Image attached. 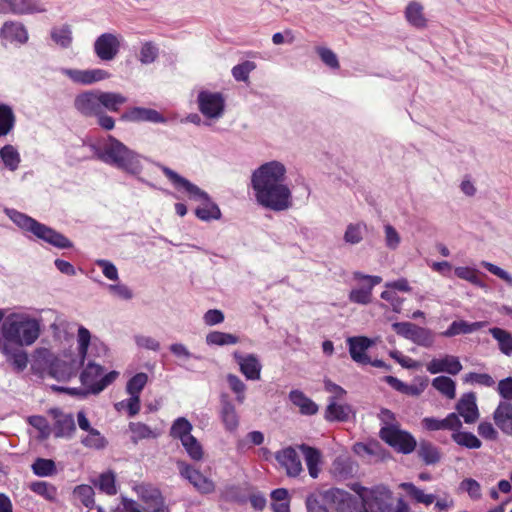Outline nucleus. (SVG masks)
I'll use <instances>...</instances> for the list:
<instances>
[{"label":"nucleus","mask_w":512,"mask_h":512,"mask_svg":"<svg viewBox=\"0 0 512 512\" xmlns=\"http://www.w3.org/2000/svg\"><path fill=\"white\" fill-rule=\"evenodd\" d=\"M41 334V320L22 311L0 309V351L18 372L28 364L22 349L33 345Z\"/></svg>","instance_id":"1"},{"label":"nucleus","mask_w":512,"mask_h":512,"mask_svg":"<svg viewBox=\"0 0 512 512\" xmlns=\"http://www.w3.org/2000/svg\"><path fill=\"white\" fill-rule=\"evenodd\" d=\"M286 180L287 167L281 161L272 160L260 165L251 175L256 202L276 212L291 208L292 191Z\"/></svg>","instance_id":"2"},{"label":"nucleus","mask_w":512,"mask_h":512,"mask_svg":"<svg viewBox=\"0 0 512 512\" xmlns=\"http://www.w3.org/2000/svg\"><path fill=\"white\" fill-rule=\"evenodd\" d=\"M90 342V331L84 326H80L77 332L78 355L76 357L72 355L57 357L46 349L40 350L38 354L48 365V373L51 377L58 381H68L84 364Z\"/></svg>","instance_id":"3"},{"label":"nucleus","mask_w":512,"mask_h":512,"mask_svg":"<svg viewBox=\"0 0 512 512\" xmlns=\"http://www.w3.org/2000/svg\"><path fill=\"white\" fill-rule=\"evenodd\" d=\"M90 148L97 159L129 175L139 176L143 171V156L112 136L101 146L91 144Z\"/></svg>","instance_id":"4"},{"label":"nucleus","mask_w":512,"mask_h":512,"mask_svg":"<svg viewBox=\"0 0 512 512\" xmlns=\"http://www.w3.org/2000/svg\"><path fill=\"white\" fill-rule=\"evenodd\" d=\"M5 214L23 231L32 233L38 239L59 248H71V241L61 233L15 209L5 208Z\"/></svg>","instance_id":"5"},{"label":"nucleus","mask_w":512,"mask_h":512,"mask_svg":"<svg viewBox=\"0 0 512 512\" xmlns=\"http://www.w3.org/2000/svg\"><path fill=\"white\" fill-rule=\"evenodd\" d=\"M102 366L89 362L84 370L80 374V381L83 387L80 388H63V387H55L54 389L57 391H64L70 395H80L87 396L88 394H99L103 391L107 386L112 384L119 373L116 371H111L105 375H103Z\"/></svg>","instance_id":"6"},{"label":"nucleus","mask_w":512,"mask_h":512,"mask_svg":"<svg viewBox=\"0 0 512 512\" xmlns=\"http://www.w3.org/2000/svg\"><path fill=\"white\" fill-rule=\"evenodd\" d=\"M381 415L384 421V426L379 432L381 439L400 453L410 454L413 452L417 442L412 434L400 428L389 410H383Z\"/></svg>","instance_id":"7"},{"label":"nucleus","mask_w":512,"mask_h":512,"mask_svg":"<svg viewBox=\"0 0 512 512\" xmlns=\"http://www.w3.org/2000/svg\"><path fill=\"white\" fill-rule=\"evenodd\" d=\"M351 489L359 496L360 505L367 512H386L391 506V492L385 486L369 490L355 483Z\"/></svg>","instance_id":"8"},{"label":"nucleus","mask_w":512,"mask_h":512,"mask_svg":"<svg viewBox=\"0 0 512 512\" xmlns=\"http://www.w3.org/2000/svg\"><path fill=\"white\" fill-rule=\"evenodd\" d=\"M322 499L325 505L335 509L338 512H367L360 505L359 496L354 497L348 492L331 488L322 493Z\"/></svg>","instance_id":"9"},{"label":"nucleus","mask_w":512,"mask_h":512,"mask_svg":"<svg viewBox=\"0 0 512 512\" xmlns=\"http://www.w3.org/2000/svg\"><path fill=\"white\" fill-rule=\"evenodd\" d=\"M197 105L204 117L218 120L225 111V98L220 92L201 90L197 96Z\"/></svg>","instance_id":"10"},{"label":"nucleus","mask_w":512,"mask_h":512,"mask_svg":"<svg viewBox=\"0 0 512 512\" xmlns=\"http://www.w3.org/2000/svg\"><path fill=\"white\" fill-rule=\"evenodd\" d=\"M133 491L137 494L146 512H168L160 491L147 483L135 484Z\"/></svg>","instance_id":"11"},{"label":"nucleus","mask_w":512,"mask_h":512,"mask_svg":"<svg viewBox=\"0 0 512 512\" xmlns=\"http://www.w3.org/2000/svg\"><path fill=\"white\" fill-rule=\"evenodd\" d=\"M177 468L182 478L186 479L199 493L210 494L215 491V483L198 469L185 461L178 460Z\"/></svg>","instance_id":"12"},{"label":"nucleus","mask_w":512,"mask_h":512,"mask_svg":"<svg viewBox=\"0 0 512 512\" xmlns=\"http://www.w3.org/2000/svg\"><path fill=\"white\" fill-rule=\"evenodd\" d=\"M122 36L115 33H103L94 42V52L102 61H112L119 53Z\"/></svg>","instance_id":"13"},{"label":"nucleus","mask_w":512,"mask_h":512,"mask_svg":"<svg viewBox=\"0 0 512 512\" xmlns=\"http://www.w3.org/2000/svg\"><path fill=\"white\" fill-rule=\"evenodd\" d=\"M157 167L161 169L164 175L170 180V182L175 186L178 190H183L190 199L194 201L201 202L202 200L208 199V194L199 188L197 185L190 182L188 179L182 177L172 169L161 165L159 163L156 164Z\"/></svg>","instance_id":"14"},{"label":"nucleus","mask_w":512,"mask_h":512,"mask_svg":"<svg viewBox=\"0 0 512 512\" xmlns=\"http://www.w3.org/2000/svg\"><path fill=\"white\" fill-rule=\"evenodd\" d=\"M275 459L285 469L287 476L297 477L303 471L299 453L295 448L288 446L275 453Z\"/></svg>","instance_id":"15"},{"label":"nucleus","mask_w":512,"mask_h":512,"mask_svg":"<svg viewBox=\"0 0 512 512\" xmlns=\"http://www.w3.org/2000/svg\"><path fill=\"white\" fill-rule=\"evenodd\" d=\"M62 73L67 76L71 81L80 85H90L96 82L103 81L110 77V74L103 69H62Z\"/></svg>","instance_id":"16"},{"label":"nucleus","mask_w":512,"mask_h":512,"mask_svg":"<svg viewBox=\"0 0 512 512\" xmlns=\"http://www.w3.org/2000/svg\"><path fill=\"white\" fill-rule=\"evenodd\" d=\"M75 108L84 116H96L101 113L100 91H86L76 96Z\"/></svg>","instance_id":"17"},{"label":"nucleus","mask_w":512,"mask_h":512,"mask_svg":"<svg viewBox=\"0 0 512 512\" xmlns=\"http://www.w3.org/2000/svg\"><path fill=\"white\" fill-rule=\"evenodd\" d=\"M462 368L459 358L449 354H445L439 358H433L426 365L427 371L431 374L445 372L451 375H457Z\"/></svg>","instance_id":"18"},{"label":"nucleus","mask_w":512,"mask_h":512,"mask_svg":"<svg viewBox=\"0 0 512 512\" xmlns=\"http://www.w3.org/2000/svg\"><path fill=\"white\" fill-rule=\"evenodd\" d=\"M220 419L228 432H235L239 427V415L228 394L220 396Z\"/></svg>","instance_id":"19"},{"label":"nucleus","mask_w":512,"mask_h":512,"mask_svg":"<svg viewBox=\"0 0 512 512\" xmlns=\"http://www.w3.org/2000/svg\"><path fill=\"white\" fill-rule=\"evenodd\" d=\"M349 353L351 358L359 364L366 365L370 363V358L366 351L374 345V341L365 336H354L347 339Z\"/></svg>","instance_id":"20"},{"label":"nucleus","mask_w":512,"mask_h":512,"mask_svg":"<svg viewBox=\"0 0 512 512\" xmlns=\"http://www.w3.org/2000/svg\"><path fill=\"white\" fill-rule=\"evenodd\" d=\"M233 357L239 365L241 373L248 380L260 379L262 365L255 354L243 355L239 352H234Z\"/></svg>","instance_id":"21"},{"label":"nucleus","mask_w":512,"mask_h":512,"mask_svg":"<svg viewBox=\"0 0 512 512\" xmlns=\"http://www.w3.org/2000/svg\"><path fill=\"white\" fill-rule=\"evenodd\" d=\"M456 410L465 423H475L479 418L475 394L472 392L463 394L456 404Z\"/></svg>","instance_id":"22"},{"label":"nucleus","mask_w":512,"mask_h":512,"mask_svg":"<svg viewBox=\"0 0 512 512\" xmlns=\"http://www.w3.org/2000/svg\"><path fill=\"white\" fill-rule=\"evenodd\" d=\"M0 38L6 42L24 44L28 40V32L23 24L7 21L0 29Z\"/></svg>","instance_id":"23"},{"label":"nucleus","mask_w":512,"mask_h":512,"mask_svg":"<svg viewBox=\"0 0 512 512\" xmlns=\"http://www.w3.org/2000/svg\"><path fill=\"white\" fill-rule=\"evenodd\" d=\"M50 413L55 419L53 427L55 437H70L76 429L73 416L64 414L59 409H51Z\"/></svg>","instance_id":"24"},{"label":"nucleus","mask_w":512,"mask_h":512,"mask_svg":"<svg viewBox=\"0 0 512 512\" xmlns=\"http://www.w3.org/2000/svg\"><path fill=\"white\" fill-rule=\"evenodd\" d=\"M493 419L504 434L512 436V402L500 401L494 411Z\"/></svg>","instance_id":"25"},{"label":"nucleus","mask_w":512,"mask_h":512,"mask_svg":"<svg viewBox=\"0 0 512 512\" xmlns=\"http://www.w3.org/2000/svg\"><path fill=\"white\" fill-rule=\"evenodd\" d=\"M8 4L9 11L14 14H32L44 12L46 9L39 0H1Z\"/></svg>","instance_id":"26"},{"label":"nucleus","mask_w":512,"mask_h":512,"mask_svg":"<svg viewBox=\"0 0 512 512\" xmlns=\"http://www.w3.org/2000/svg\"><path fill=\"white\" fill-rule=\"evenodd\" d=\"M123 118L129 121H148L153 123L164 122V117L154 109L135 107L127 111Z\"/></svg>","instance_id":"27"},{"label":"nucleus","mask_w":512,"mask_h":512,"mask_svg":"<svg viewBox=\"0 0 512 512\" xmlns=\"http://www.w3.org/2000/svg\"><path fill=\"white\" fill-rule=\"evenodd\" d=\"M486 324L487 323L484 321L473 323H469L464 320L453 321L448 329L442 333V335L445 337H453L460 334H470L483 328L486 326Z\"/></svg>","instance_id":"28"},{"label":"nucleus","mask_w":512,"mask_h":512,"mask_svg":"<svg viewBox=\"0 0 512 512\" xmlns=\"http://www.w3.org/2000/svg\"><path fill=\"white\" fill-rule=\"evenodd\" d=\"M289 399L302 414L314 415L318 411V406L300 390H292Z\"/></svg>","instance_id":"29"},{"label":"nucleus","mask_w":512,"mask_h":512,"mask_svg":"<svg viewBox=\"0 0 512 512\" xmlns=\"http://www.w3.org/2000/svg\"><path fill=\"white\" fill-rule=\"evenodd\" d=\"M423 11L424 7L421 3L411 1L405 9V18L412 26L423 28L426 26L427 22Z\"/></svg>","instance_id":"30"},{"label":"nucleus","mask_w":512,"mask_h":512,"mask_svg":"<svg viewBox=\"0 0 512 512\" xmlns=\"http://www.w3.org/2000/svg\"><path fill=\"white\" fill-rule=\"evenodd\" d=\"M195 215L202 221L219 220L221 218L220 208L208 196L207 200H202L201 205L195 209Z\"/></svg>","instance_id":"31"},{"label":"nucleus","mask_w":512,"mask_h":512,"mask_svg":"<svg viewBox=\"0 0 512 512\" xmlns=\"http://www.w3.org/2000/svg\"><path fill=\"white\" fill-rule=\"evenodd\" d=\"M16 116L11 106L0 104V138L9 135L15 127Z\"/></svg>","instance_id":"32"},{"label":"nucleus","mask_w":512,"mask_h":512,"mask_svg":"<svg viewBox=\"0 0 512 512\" xmlns=\"http://www.w3.org/2000/svg\"><path fill=\"white\" fill-rule=\"evenodd\" d=\"M170 352L177 358L178 366L191 370L190 362L192 360H199L200 357L194 355L189 351V349L182 343H173L169 346Z\"/></svg>","instance_id":"33"},{"label":"nucleus","mask_w":512,"mask_h":512,"mask_svg":"<svg viewBox=\"0 0 512 512\" xmlns=\"http://www.w3.org/2000/svg\"><path fill=\"white\" fill-rule=\"evenodd\" d=\"M0 159L5 168L14 172L19 168L21 156L17 148L11 144H6L0 148Z\"/></svg>","instance_id":"34"},{"label":"nucleus","mask_w":512,"mask_h":512,"mask_svg":"<svg viewBox=\"0 0 512 512\" xmlns=\"http://www.w3.org/2000/svg\"><path fill=\"white\" fill-rule=\"evenodd\" d=\"M351 413L349 405L331 400L326 408L325 417L329 421H346Z\"/></svg>","instance_id":"35"},{"label":"nucleus","mask_w":512,"mask_h":512,"mask_svg":"<svg viewBox=\"0 0 512 512\" xmlns=\"http://www.w3.org/2000/svg\"><path fill=\"white\" fill-rule=\"evenodd\" d=\"M489 333L498 342L499 350L506 356L512 355V334L502 328L494 327Z\"/></svg>","instance_id":"36"},{"label":"nucleus","mask_w":512,"mask_h":512,"mask_svg":"<svg viewBox=\"0 0 512 512\" xmlns=\"http://www.w3.org/2000/svg\"><path fill=\"white\" fill-rule=\"evenodd\" d=\"M299 449L302 451L306 465L309 471V475L312 478H317L319 474L318 464L320 462V453L315 448L309 447L307 445H300Z\"/></svg>","instance_id":"37"},{"label":"nucleus","mask_w":512,"mask_h":512,"mask_svg":"<svg viewBox=\"0 0 512 512\" xmlns=\"http://www.w3.org/2000/svg\"><path fill=\"white\" fill-rule=\"evenodd\" d=\"M192 429V424L185 417H179L173 422L170 429V435L171 437L184 442V440L193 436L191 434Z\"/></svg>","instance_id":"38"},{"label":"nucleus","mask_w":512,"mask_h":512,"mask_svg":"<svg viewBox=\"0 0 512 512\" xmlns=\"http://www.w3.org/2000/svg\"><path fill=\"white\" fill-rule=\"evenodd\" d=\"M418 455L427 465H433L441 459L439 449L432 443L426 441L420 442Z\"/></svg>","instance_id":"39"},{"label":"nucleus","mask_w":512,"mask_h":512,"mask_svg":"<svg viewBox=\"0 0 512 512\" xmlns=\"http://www.w3.org/2000/svg\"><path fill=\"white\" fill-rule=\"evenodd\" d=\"M400 488L405 490L413 500H415L417 503L424 504L426 506L432 504L435 501V496L433 494H426L423 490L416 487L412 483H401L399 485Z\"/></svg>","instance_id":"40"},{"label":"nucleus","mask_w":512,"mask_h":512,"mask_svg":"<svg viewBox=\"0 0 512 512\" xmlns=\"http://www.w3.org/2000/svg\"><path fill=\"white\" fill-rule=\"evenodd\" d=\"M366 232V225L362 222L350 223L344 232V241L350 245L359 244Z\"/></svg>","instance_id":"41"},{"label":"nucleus","mask_w":512,"mask_h":512,"mask_svg":"<svg viewBox=\"0 0 512 512\" xmlns=\"http://www.w3.org/2000/svg\"><path fill=\"white\" fill-rule=\"evenodd\" d=\"M126 101L127 98L120 93L100 91L101 109L106 108L109 111H117Z\"/></svg>","instance_id":"42"},{"label":"nucleus","mask_w":512,"mask_h":512,"mask_svg":"<svg viewBox=\"0 0 512 512\" xmlns=\"http://www.w3.org/2000/svg\"><path fill=\"white\" fill-rule=\"evenodd\" d=\"M432 386L449 399L456 396V384L447 376H438L432 380Z\"/></svg>","instance_id":"43"},{"label":"nucleus","mask_w":512,"mask_h":512,"mask_svg":"<svg viewBox=\"0 0 512 512\" xmlns=\"http://www.w3.org/2000/svg\"><path fill=\"white\" fill-rule=\"evenodd\" d=\"M239 342V338L233 334L213 331L207 334L206 343L208 345L225 346L234 345Z\"/></svg>","instance_id":"44"},{"label":"nucleus","mask_w":512,"mask_h":512,"mask_svg":"<svg viewBox=\"0 0 512 512\" xmlns=\"http://www.w3.org/2000/svg\"><path fill=\"white\" fill-rule=\"evenodd\" d=\"M410 341L423 347H431L434 344L435 336L434 333L427 328L417 326L412 332Z\"/></svg>","instance_id":"45"},{"label":"nucleus","mask_w":512,"mask_h":512,"mask_svg":"<svg viewBox=\"0 0 512 512\" xmlns=\"http://www.w3.org/2000/svg\"><path fill=\"white\" fill-rule=\"evenodd\" d=\"M129 430L132 433L131 439L133 442H138L142 439L156 438L158 436L156 432L142 422H131L129 424Z\"/></svg>","instance_id":"46"},{"label":"nucleus","mask_w":512,"mask_h":512,"mask_svg":"<svg viewBox=\"0 0 512 512\" xmlns=\"http://www.w3.org/2000/svg\"><path fill=\"white\" fill-rule=\"evenodd\" d=\"M452 440L460 446L468 449H478L481 447V441L470 432L456 431L451 435Z\"/></svg>","instance_id":"47"},{"label":"nucleus","mask_w":512,"mask_h":512,"mask_svg":"<svg viewBox=\"0 0 512 512\" xmlns=\"http://www.w3.org/2000/svg\"><path fill=\"white\" fill-rule=\"evenodd\" d=\"M148 382V375L144 372L134 375L126 384V392L129 396H138Z\"/></svg>","instance_id":"48"},{"label":"nucleus","mask_w":512,"mask_h":512,"mask_svg":"<svg viewBox=\"0 0 512 512\" xmlns=\"http://www.w3.org/2000/svg\"><path fill=\"white\" fill-rule=\"evenodd\" d=\"M95 485L107 495H115L117 493L116 476L112 471L102 473Z\"/></svg>","instance_id":"49"},{"label":"nucleus","mask_w":512,"mask_h":512,"mask_svg":"<svg viewBox=\"0 0 512 512\" xmlns=\"http://www.w3.org/2000/svg\"><path fill=\"white\" fill-rule=\"evenodd\" d=\"M226 380L229 385V388L236 395V401L239 404H243L246 398L245 392L247 388L245 383L234 374H228Z\"/></svg>","instance_id":"50"},{"label":"nucleus","mask_w":512,"mask_h":512,"mask_svg":"<svg viewBox=\"0 0 512 512\" xmlns=\"http://www.w3.org/2000/svg\"><path fill=\"white\" fill-rule=\"evenodd\" d=\"M33 472L40 476H51L56 472V466L53 460L38 458L32 465Z\"/></svg>","instance_id":"51"},{"label":"nucleus","mask_w":512,"mask_h":512,"mask_svg":"<svg viewBox=\"0 0 512 512\" xmlns=\"http://www.w3.org/2000/svg\"><path fill=\"white\" fill-rule=\"evenodd\" d=\"M181 443L192 460L200 461L203 458L204 452L202 445L194 436Z\"/></svg>","instance_id":"52"},{"label":"nucleus","mask_w":512,"mask_h":512,"mask_svg":"<svg viewBox=\"0 0 512 512\" xmlns=\"http://www.w3.org/2000/svg\"><path fill=\"white\" fill-rule=\"evenodd\" d=\"M140 398L138 396H130L126 400H122L114 404V408L117 411L127 410L129 416L133 417L140 411Z\"/></svg>","instance_id":"53"},{"label":"nucleus","mask_w":512,"mask_h":512,"mask_svg":"<svg viewBox=\"0 0 512 512\" xmlns=\"http://www.w3.org/2000/svg\"><path fill=\"white\" fill-rule=\"evenodd\" d=\"M30 489L50 501L54 500L57 495L56 488L45 481H36L31 483Z\"/></svg>","instance_id":"54"},{"label":"nucleus","mask_w":512,"mask_h":512,"mask_svg":"<svg viewBox=\"0 0 512 512\" xmlns=\"http://www.w3.org/2000/svg\"><path fill=\"white\" fill-rule=\"evenodd\" d=\"M455 275L463 280H466L478 287L484 288L485 284L481 281V279L478 276V272L469 267H457L455 268Z\"/></svg>","instance_id":"55"},{"label":"nucleus","mask_w":512,"mask_h":512,"mask_svg":"<svg viewBox=\"0 0 512 512\" xmlns=\"http://www.w3.org/2000/svg\"><path fill=\"white\" fill-rule=\"evenodd\" d=\"M384 242L390 250H396L401 244V236L391 224L384 225Z\"/></svg>","instance_id":"56"},{"label":"nucleus","mask_w":512,"mask_h":512,"mask_svg":"<svg viewBox=\"0 0 512 512\" xmlns=\"http://www.w3.org/2000/svg\"><path fill=\"white\" fill-rule=\"evenodd\" d=\"M372 291L371 287H361L352 289L349 293V300L353 303L366 305L371 302Z\"/></svg>","instance_id":"57"},{"label":"nucleus","mask_w":512,"mask_h":512,"mask_svg":"<svg viewBox=\"0 0 512 512\" xmlns=\"http://www.w3.org/2000/svg\"><path fill=\"white\" fill-rule=\"evenodd\" d=\"M51 37L61 47H68L72 42V32L67 26L53 29Z\"/></svg>","instance_id":"58"},{"label":"nucleus","mask_w":512,"mask_h":512,"mask_svg":"<svg viewBox=\"0 0 512 512\" xmlns=\"http://www.w3.org/2000/svg\"><path fill=\"white\" fill-rule=\"evenodd\" d=\"M256 68V64L252 61H244L232 68V75L237 81L246 82L250 72Z\"/></svg>","instance_id":"59"},{"label":"nucleus","mask_w":512,"mask_h":512,"mask_svg":"<svg viewBox=\"0 0 512 512\" xmlns=\"http://www.w3.org/2000/svg\"><path fill=\"white\" fill-rule=\"evenodd\" d=\"M158 57V48L151 42H145L140 49L139 60L142 64L153 63Z\"/></svg>","instance_id":"60"},{"label":"nucleus","mask_w":512,"mask_h":512,"mask_svg":"<svg viewBox=\"0 0 512 512\" xmlns=\"http://www.w3.org/2000/svg\"><path fill=\"white\" fill-rule=\"evenodd\" d=\"M74 495L83 505L90 507L94 505V490L89 485H79L74 489Z\"/></svg>","instance_id":"61"},{"label":"nucleus","mask_w":512,"mask_h":512,"mask_svg":"<svg viewBox=\"0 0 512 512\" xmlns=\"http://www.w3.org/2000/svg\"><path fill=\"white\" fill-rule=\"evenodd\" d=\"M465 383L479 384L485 387H492L495 384V380L486 373H468L464 377Z\"/></svg>","instance_id":"62"},{"label":"nucleus","mask_w":512,"mask_h":512,"mask_svg":"<svg viewBox=\"0 0 512 512\" xmlns=\"http://www.w3.org/2000/svg\"><path fill=\"white\" fill-rule=\"evenodd\" d=\"M87 432L88 435L82 439L84 446L95 449H100L105 446V439L98 430L92 429Z\"/></svg>","instance_id":"63"},{"label":"nucleus","mask_w":512,"mask_h":512,"mask_svg":"<svg viewBox=\"0 0 512 512\" xmlns=\"http://www.w3.org/2000/svg\"><path fill=\"white\" fill-rule=\"evenodd\" d=\"M28 422L31 426H33L40 432V435L43 439L49 437L51 433V428L46 418H44L43 416L34 415L28 418Z\"/></svg>","instance_id":"64"}]
</instances>
